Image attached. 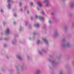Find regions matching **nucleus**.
<instances>
[{"instance_id": "obj_19", "label": "nucleus", "mask_w": 74, "mask_h": 74, "mask_svg": "<svg viewBox=\"0 0 74 74\" xmlns=\"http://www.w3.org/2000/svg\"><path fill=\"white\" fill-rule=\"evenodd\" d=\"M36 18H37V16H36Z\"/></svg>"}, {"instance_id": "obj_24", "label": "nucleus", "mask_w": 74, "mask_h": 74, "mask_svg": "<svg viewBox=\"0 0 74 74\" xmlns=\"http://www.w3.org/2000/svg\"><path fill=\"white\" fill-rule=\"evenodd\" d=\"M25 9H26V7H25Z\"/></svg>"}, {"instance_id": "obj_20", "label": "nucleus", "mask_w": 74, "mask_h": 74, "mask_svg": "<svg viewBox=\"0 0 74 74\" xmlns=\"http://www.w3.org/2000/svg\"><path fill=\"white\" fill-rule=\"evenodd\" d=\"M14 24H15V23H16L14 22Z\"/></svg>"}, {"instance_id": "obj_2", "label": "nucleus", "mask_w": 74, "mask_h": 74, "mask_svg": "<svg viewBox=\"0 0 74 74\" xmlns=\"http://www.w3.org/2000/svg\"><path fill=\"white\" fill-rule=\"evenodd\" d=\"M38 17H39V19H40H40H41L43 21H44V18L43 17H41L40 16H39Z\"/></svg>"}, {"instance_id": "obj_4", "label": "nucleus", "mask_w": 74, "mask_h": 74, "mask_svg": "<svg viewBox=\"0 0 74 74\" xmlns=\"http://www.w3.org/2000/svg\"><path fill=\"white\" fill-rule=\"evenodd\" d=\"M34 27H38L39 26V25L37 24H35L34 25Z\"/></svg>"}, {"instance_id": "obj_9", "label": "nucleus", "mask_w": 74, "mask_h": 74, "mask_svg": "<svg viewBox=\"0 0 74 74\" xmlns=\"http://www.w3.org/2000/svg\"><path fill=\"white\" fill-rule=\"evenodd\" d=\"M14 16H16V14H14Z\"/></svg>"}, {"instance_id": "obj_15", "label": "nucleus", "mask_w": 74, "mask_h": 74, "mask_svg": "<svg viewBox=\"0 0 74 74\" xmlns=\"http://www.w3.org/2000/svg\"><path fill=\"white\" fill-rule=\"evenodd\" d=\"M46 5L47 7H48V4H46Z\"/></svg>"}, {"instance_id": "obj_23", "label": "nucleus", "mask_w": 74, "mask_h": 74, "mask_svg": "<svg viewBox=\"0 0 74 74\" xmlns=\"http://www.w3.org/2000/svg\"><path fill=\"white\" fill-rule=\"evenodd\" d=\"M37 10H39V8H37Z\"/></svg>"}, {"instance_id": "obj_17", "label": "nucleus", "mask_w": 74, "mask_h": 74, "mask_svg": "<svg viewBox=\"0 0 74 74\" xmlns=\"http://www.w3.org/2000/svg\"><path fill=\"white\" fill-rule=\"evenodd\" d=\"M29 11H27V14H29Z\"/></svg>"}, {"instance_id": "obj_26", "label": "nucleus", "mask_w": 74, "mask_h": 74, "mask_svg": "<svg viewBox=\"0 0 74 74\" xmlns=\"http://www.w3.org/2000/svg\"><path fill=\"white\" fill-rule=\"evenodd\" d=\"M34 35L35 34V33H34Z\"/></svg>"}, {"instance_id": "obj_22", "label": "nucleus", "mask_w": 74, "mask_h": 74, "mask_svg": "<svg viewBox=\"0 0 74 74\" xmlns=\"http://www.w3.org/2000/svg\"><path fill=\"white\" fill-rule=\"evenodd\" d=\"M31 19H33V18L32 17L31 18Z\"/></svg>"}, {"instance_id": "obj_11", "label": "nucleus", "mask_w": 74, "mask_h": 74, "mask_svg": "<svg viewBox=\"0 0 74 74\" xmlns=\"http://www.w3.org/2000/svg\"><path fill=\"white\" fill-rule=\"evenodd\" d=\"M41 13H42V14H44V12H42Z\"/></svg>"}, {"instance_id": "obj_8", "label": "nucleus", "mask_w": 74, "mask_h": 74, "mask_svg": "<svg viewBox=\"0 0 74 74\" xmlns=\"http://www.w3.org/2000/svg\"><path fill=\"white\" fill-rule=\"evenodd\" d=\"M44 1V2H47V1H48V0H45Z\"/></svg>"}, {"instance_id": "obj_14", "label": "nucleus", "mask_w": 74, "mask_h": 74, "mask_svg": "<svg viewBox=\"0 0 74 74\" xmlns=\"http://www.w3.org/2000/svg\"><path fill=\"white\" fill-rule=\"evenodd\" d=\"M49 23H51V21L50 20H49Z\"/></svg>"}, {"instance_id": "obj_13", "label": "nucleus", "mask_w": 74, "mask_h": 74, "mask_svg": "<svg viewBox=\"0 0 74 74\" xmlns=\"http://www.w3.org/2000/svg\"><path fill=\"white\" fill-rule=\"evenodd\" d=\"M20 6H21V5H22V3H20Z\"/></svg>"}, {"instance_id": "obj_12", "label": "nucleus", "mask_w": 74, "mask_h": 74, "mask_svg": "<svg viewBox=\"0 0 74 74\" xmlns=\"http://www.w3.org/2000/svg\"><path fill=\"white\" fill-rule=\"evenodd\" d=\"M40 42V41L39 40H38L37 41V43H38V42Z\"/></svg>"}, {"instance_id": "obj_28", "label": "nucleus", "mask_w": 74, "mask_h": 74, "mask_svg": "<svg viewBox=\"0 0 74 74\" xmlns=\"http://www.w3.org/2000/svg\"><path fill=\"white\" fill-rule=\"evenodd\" d=\"M5 45H4V46L5 47Z\"/></svg>"}, {"instance_id": "obj_7", "label": "nucleus", "mask_w": 74, "mask_h": 74, "mask_svg": "<svg viewBox=\"0 0 74 74\" xmlns=\"http://www.w3.org/2000/svg\"><path fill=\"white\" fill-rule=\"evenodd\" d=\"M8 7H11V5H10V3H9Z\"/></svg>"}, {"instance_id": "obj_5", "label": "nucleus", "mask_w": 74, "mask_h": 74, "mask_svg": "<svg viewBox=\"0 0 74 74\" xmlns=\"http://www.w3.org/2000/svg\"><path fill=\"white\" fill-rule=\"evenodd\" d=\"M43 40L44 41H45L46 44H47V43H48V41H47V40H46L45 39H43Z\"/></svg>"}, {"instance_id": "obj_18", "label": "nucleus", "mask_w": 74, "mask_h": 74, "mask_svg": "<svg viewBox=\"0 0 74 74\" xmlns=\"http://www.w3.org/2000/svg\"><path fill=\"white\" fill-rule=\"evenodd\" d=\"M1 12H3V10H1Z\"/></svg>"}, {"instance_id": "obj_10", "label": "nucleus", "mask_w": 74, "mask_h": 74, "mask_svg": "<svg viewBox=\"0 0 74 74\" xmlns=\"http://www.w3.org/2000/svg\"><path fill=\"white\" fill-rule=\"evenodd\" d=\"M11 2V0H8V2Z\"/></svg>"}, {"instance_id": "obj_1", "label": "nucleus", "mask_w": 74, "mask_h": 74, "mask_svg": "<svg viewBox=\"0 0 74 74\" xmlns=\"http://www.w3.org/2000/svg\"><path fill=\"white\" fill-rule=\"evenodd\" d=\"M9 33H10V30H9V29H7L6 31V34H9Z\"/></svg>"}, {"instance_id": "obj_3", "label": "nucleus", "mask_w": 74, "mask_h": 74, "mask_svg": "<svg viewBox=\"0 0 74 74\" xmlns=\"http://www.w3.org/2000/svg\"><path fill=\"white\" fill-rule=\"evenodd\" d=\"M38 5H39V6H40V7H42V6L41 5V4L40 2H38Z\"/></svg>"}, {"instance_id": "obj_21", "label": "nucleus", "mask_w": 74, "mask_h": 74, "mask_svg": "<svg viewBox=\"0 0 74 74\" xmlns=\"http://www.w3.org/2000/svg\"><path fill=\"white\" fill-rule=\"evenodd\" d=\"M32 4H33V3H31V5H32Z\"/></svg>"}, {"instance_id": "obj_6", "label": "nucleus", "mask_w": 74, "mask_h": 74, "mask_svg": "<svg viewBox=\"0 0 74 74\" xmlns=\"http://www.w3.org/2000/svg\"><path fill=\"white\" fill-rule=\"evenodd\" d=\"M17 58H18V59H22V58H21V57L20 56H17Z\"/></svg>"}, {"instance_id": "obj_27", "label": "nucleus", "mask_w": 74, "mask_h": 74, "mask_svg": "<svg viewBox=\"0 0 74 74\" xmlns=\"http://www.w3.org/2000/svg\"><path fill=\"white\" fill-rule=\"evenodd\" d=\"M22 10V9H21V11Z\"/></svg>"}, {"instance_id": "obj_16", "label": "nucleus", "mask_w": 74, "mask_h": 74, "mask_svg": "<svg viewBox=\"0 0 74 74\" xmlns=\"http://www.w3.org/2000/svg\"><path fill=\"white\" fill-rule=\"evenodd\" d=\"M3 24L4 26V25H5V23L4 22H3Z\"/></svg>"}, {"instance_id": "obj_25", "label": "nucleus", "mask_w": 74, "mask_h": 74, "mask_svg": "<svg viewBox=\"0 0 74 74\" xmlns=\"http://www.w3.org/2000/svg\"><path fill=\"white\" fill-rule=\"evenodd\" d=\"M51 14H52V15H53V14L52 13Z\"/></svg>"}]
</instances>
